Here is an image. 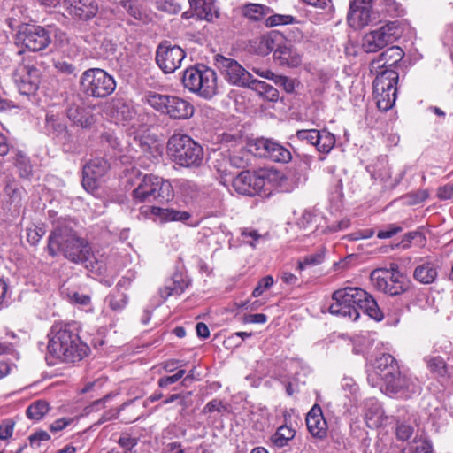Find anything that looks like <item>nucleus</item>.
<instances>
[{
  "instance_id": "3c124183",
  "label": "nucleus",
  "mask_w": 453,
  "mask_h": 453,
  "mask_svg": "<svg viewBox=\"0 0 453 453\" xmlns=\"http://www.w3.org/2000/svg\"><path fill=\"white\" fill-rule=\"evenodd\" d=\"M273 81L275 85L281 87L287 93H292L295 90V81L288 76L275 74Z\"/></svg>"
},
{
  "instance_id": "20e7f679",
  "label": "nucleus",
  "mask_w": 453,
  "mask_h": 453,
  "mask_svg": "<svg viewBox=\"0 0 453 453\" xmlns=\"http://www.w3.org/2000/svg\"><path fill=\"white\" fill-rule=\"evenodd\" d=\"M182 84L185 88L205 99H211L218 93L217 74L204 65L187 68L183 73Z\"/></svg>"
},
{
  "instance_id": "c85d7f7f",
  "label": "nucleus",
  "mask_w": 453,
  "mask_h": 453,
  "mask_svg": "<svg viewBox=\"0 0 453 453\" xmlns=\"http://www.w3.org/2000/svg\"><path fill=\"white\" fill-rule=\"evenodd\" d=\"M188 4L200 19L209 21L219 16L215 0H188Z\"/></svg>"
},
{
  "instance_id": "5701e85b",
  "label": "nucleus",
  "mask_w": 453,
  "mask_h": 453,
  "mask_svg": "<svg viewBox=\"0 0 453 453\" xmlns=\"http://www.w3.org/2000/svg\"><path fill=\"white\" fill-rule=\"evenodd\" d=\"M399 368L398 364L394 357L389 354H383L376 358L373 365V373L370 374L368 380L372 376L380 379L381 381L389 378Z\"/></svg>"
},
{
  "instance_id": "6e6d98bb",
  "label": "nucleus",
  "mask_w": 453,
  "mask_h": 453,
  "mask_svg": "<svg viewBox=\"0 0 453 453\" xmlns=\"http://www.w3.org/2000/svg\"><path fill=\"white\" fill-rule=\"evenodd\" d=\"M185 373H186L185 370L180 369L173 375L162 377L158 380V386L160 388H166L169 385H172V384L177 382L178 380H180L185 375Z\"/></svg>"
},
{
  "instance_id": "13d9d810",
  "label": "nucleus",
  "mask_w": 453,
  "mask_h": 453,
  "mask_svg": "<svg viewBox=\"0 0 453 453\" xmlns=\"http://www.w3.org/2000/svg\"><path fill=\"white\" fill-rule=\"evenodd\" d=\"M182 292V288L177 287L175 282H172L171 285L165 286L160 289V296L164 300H166L170 296L180 295Z\"/></svg>"
},
{
  "instance_id": "e2e57ef3",
  "label": "nucleus",
  "mask_w": 453,
  "mask_h": 453,
  "mask_svg": "<svg viewBox=\"0 0 453 453\" xmlns=\"http://www.w3.org/2000/svg\"><path fill=\"white\" fill-rule=\"evenodd\" d=\"M14 422L11 419L5 420L0 425V440H7L12 435Z\"/></svg>"
},
{
  "instance_id": "864d4df0",
  "label": "nucleus",
  "mask_w": 453,
  "mask_h": 453,
  "mask_svg": "<svg viewBox=\"0 0 453 453\" xmlns=\"http://www.w3.org/2000/svg\"><path fill=\"white\" fill-rule=\"evenodd\" d=\"M220 158H217L214 161V167L217 169L219 173L222 174L227 175L231 174L230 166L228 161V156H225L223 153H219L218 155Z\"/></svg>"
},
{
  "instance_id": "2eb2a0df",
  "label": "nucleus",
  "mask_w": 453,
  "mask_h": 453,
  "mask_svg": "<svg viewBox=\"0 0 453 453\" xmlns=\"http://www.w3.org/2000/svg\"><path fill=\"white\" fill-rule=\"evenodd\" d=\"M185 56V51L180 46L165 41L157 47L156 61L164 73H172L180 66Z\"/></svg>"
},
{
  "instance_id": "338daca9",
  "label": "nucleus",
  "mask_w": 453,
  "mask_h": 453,
  "mask_svg": "<svg viewBox=\"0 0 453 453\" xmlns=\"http://www.w3.org/2000/svg\"><path fill=\"white\" fill-rule=\"evenodd\" d=\"M226 411V407L225 405L222 403L221 401L218 400V399H213L211 401H210L203 408V413H206V412H214V411H218V412H222Z\"/></svg>"
},
{
  "instance_id": "f8f14e48",
  "label": "nucleus",
  "mask_w": 453,
  "mask_h": 453,
  "mask_svg": "<svg viewBox=\"0 0 453 453\" xmlns=\"http://www.w3.org/2000/svg\"><path fill=\"white\" fill-rule=\"evenodd\" d=\"M397 21H391L381 27L367 33L363 38L362 48L365 52H377L388 44L394 43L400 36Z\"/></svg>"
},
{
  "instance_id": "39448f33",
  "label": "nucleus",
  "mask_w": 453,
  "mask_h": 453,
  "mask_svg": "<svg viewBox=\"0 0 453 453\" xmlns=\"http://www.w3.org/2000/svg\"><path fill=\"white\" fill-rule=\"evenodd\" d=\"M132 198L136 203L152 202L165 203L173 198V186L161 177L152 174L145 175L132 191Z\"/></svg>"
},
{
  "instance_id": "b1692460",
  "label": "nucleus",
  "mask_w": 453,
  "mask_h": 453,
  "mask_svg": "<svg viewBox=\"0 0 453 453\" xmlns=\"http://www.w3.org/2000/svg\"><path fill=\"white\" fill-rule=\"evenodd\" d=\"M111 117L118 122L131 120L135 116V111L132 105L123 98L114 97L109 104Z\"/></svg>"
},
{
  "instance_id": "4468645a",
  "label": "nucleus",
  "mask_w": 453,
  "mask_h": 453,
  "mask_svg": "<svg viewBox=\"0 0 453 453\" xmlns=\"http://www.w3.org/2000/svg\"><path fill=\"white\" fill-rule=\"evenodd\" d=\"M250 150L260 157L269 158L278 163H288L292 155L280 142L269 138H257L250 144Z\"/></svg>"
},
{
  "instance_id": "bf43d9fd",
  "label": "nucleus",
  "mask_w": 453,
  "mask_h": 453,
  "mask_svg": "<svg viewBox=\"0 0 453 453\" xmlns=\"http://www.w3.org/2000/svg\"><path fill=\"white\" fill-rule=\"evenodd\" d=\"M402 231L403 228L401 226L395 224H390L387 226V229L379 231L377 237L380 239H388L393 237Z\"/></svg>"
},
{
  "instance_id": "a878e982",
  "label": "nucleus",
  "mask_w": 453,
  "mask_h": 453,
  "mask_svg": "<svg viewBox=\"0 0 453 453\" xmlns=\"http://www.w3.org/2000/svg\"><path fill=\"white\" fill-rule=\"evenodd\" d=\"M273 55L281 61V64L290 67H296L302 63V55L287 42L278 45Z\"/></svg>"
},
{
  "instance_id": "f3484780",
  "label": "nucleus",
  "mask_w": 453,
  "mask_h": 453,
  "mask_svg": "<svg viewBox=\"0 0 453 453\" xmlns=\"http://www.w3.org/2000/svg\"><path fill=\"white\" fill-rule=\"evenodd\" d=\"M266 181L268 180L262 175L250 171H242L233 179L232 185L237 193L254 196L262 191Z\"/></svg>"
},
{
  "instance_id": "79ce46f5",
  "label": "nucleus",
  "mask_w": 453,
  "mask_h": 453,
  "mask_svg": "<svg viewBox=\"0 0 453 453\" xmlns=\"http://www.w3.org/2000/svg\"><path fill=\"white\" fill-rule=\"evenodd\" d=\"M119 5L135 19H142V5L140 0H120Z\"/></svg>"
},
{
  "instance_id": "f257e3e1",
  "label": "nucleus",
  "mask_w": 453,
  "mask_h": 453,
  "mask_svg": "<svg viewBox=\"0 0 453 453\" xmlns=\"http://www.w3.org/2000/svg\"><path fill=\"white\" fill-rule=\"evenodd\" d=\"M73 225L67 219L58 222L48 237V253L51 257L62 254L70 262L83 265L93 271L97 263L95 254L89 242L73 229Z\"/></svg>"
},
{
  "instance_id": "c9c22d12",
  "label": "nucleus",
  "mask_w": 453,
  "mask_h": 453,
  "mask_svg": "<svg viewBox=\"0 0 453 453\" xmlns=\"http://www.w3.org/2000/svg\"><path fill=\"white\" fill-rule=\"evenodd\" d=\"M278 37L277 35L273 34L261 36L256 48L257 54L266 56L272 51L275 52V49L280 44L277 43Z\"/></svg>"
},
{
  "instance_id": "2f4dec72",
  "label": "nucleus",
  "mask_w": 453,
  "mask_h": 453,
  "mask_svg": "<svg viewBox=\"0 0 453 453\" xmlns=\"http://www.w3.org/2000/svg\"><path fill=\"white\" fill-rule=\"evenodd\" d=\"M272 12L268 6L258 4H247L242 8V13L247 19L259 21Z\"/></svg>"
},
{
  "instance_id": "a211bd4d",
  "label": "nucleus",
  "mask_w": 453,
  "mask_h": 453,
  "mask_svg": "<svg viewBox=\"0 0 453 453\" xmlns=\"http://www.w3.org/2000/svg\"><path fill=\"white\" fill-rule=\"evenodd\" d=\"M110 169V163L103 157H95L83 166L82 186L88 192H93L99 186L100 180Z\"/></svg>"
},
{
  "instance_id": "412c9836",
  "label": "nucleus",
  "mask_w": 453,
  "mask_h": 453,
  "mask_svg": "<svg viewBox=\"0 0 453 453\" xmlns=\"http://www.w3.org/2000/svg\"><path fill=\"white\" fill-rule=\"evenodd\" d=\"M70 15L83 20L95 17L98 12L97 0H64Z\"/></svg>"
},
{
  "instance_id": "423d86ee",
  "label": "nucleus",
  "mask_w": 453,
  "mask_h": 453,
  "mask_svg": "<svg viewBox=\"0 0 453 453\" xmlns=\"http://www.w3.org/2000/svg\"><path fill=\"white\" fill-rule=\"evenodd\" d=\"M145 102L154 110L167 115L172 119H188L194 115L193 104L181 97L150 92Z\"/></svg>"
},
{
  "instance_id": "473e14b6",
  "label": "nucleus",
  "mask_w": 453,
  "mask_h": 453,
  "mask_svg": "<svg viewBox=\"0 0 453 453\" xmlns=\"http://www.w3.org/2000/svg\"><path fill=\"white\" fill-rule=\"evenodd\" d=\"M151 213L164 220L185 221L190 218L189 213L187 211H179L173 209L161 208L158 206H152Z\"/></svg>"
},
{
  "instance_id": "49530a36",
  "label": "nucleus",
  "mask_w": 453,
  "mask_h": 453,
  "mask_svg": "<svg viewBox=\"0 0 453 453\" xmlns=\"http://www.w3.org/2000/svg\"><path fill=\"white\" fill-rule=\"evenodd\" d=\"M117 442L123 449L125 453H131L132 449L137 445L138 439L132 437L127 433H123L118 439Z\"/></svg>"
},
{
  "instance_id": "680f3d73",
  "label": "nucleus",
  "mask_w": 453,
  "mask_h": 453,
  "mask_svg": "<svg viewBox=\"0 0 453 453\" xmlns=\"http://www.w3.org/2000/svg\"><path fill=\"white\" fill-rule=\"evenodd\" d=\"M54 66L61 73L68 74V75H71V74L75 75V71H76L75 66L73 65H72L71 63H68L67 61L58 60L55 62Z\"/></svg>"
},
{
  "instance_id": "bb28decb",
  "label": "nucleus",
  "mask_w": 453,
  "mask_h": 453,
  "mask_svg": "<svg viewBox=\"0 0 453 453\" xmlns=\"http://www.w3.org/2000/svg\"><path fill=\"white\" fill-rule=\"evenodd\" d=\"M46 132L57 138L66 139L68 137L67 127L58 114L48 112L45 119Z\"/></svg>"
},
{
  "instance_id": "f03ea898",
  "label": "nucleus",
  "mask_w": 453,
  "mask_h": 453,
  "mask_svg": "<svg viewBox=\"0 0 453 453\" xmlns=\"http://www.w3.org/2000/svg\"><path fill=\"white\" fill-rule=\"evenodd\" d=\"M48 337V353L62 362H79L89 353V347L81 340L73 325L56 323Z\"/></svg>"
},
{
  "instance_id": "6e6552de",
  "label": "nucleus",
  "mask_w": 453,
  "mask_h": 453,
  "mask_svg": "<svg viewBox=\"0 0 453 453\" xmlns=\"http://www.w3.org/2000/svg\"><path fill=\"white\" fill-rule=\"evenodd\" d=\"M80 84L84 95L95 98L107 97L116 88L114 78L100 68H90L83 72Z\"/></svg>"
},
{
  "instance_id": "774afa93",
  "label": "nucleus",
  "mask_w": 453,
  "mask_h": 453,
  "mask_svg": "<svg viewBox=\"0 0 453 453\" xmlns=\"http://www.w3.org/2000/svg\"><path fill=\"white\" fill-rule=\"evenodd\" d=\"M163 453H185L180 442L172 441L165 443L162 449Z\"/></svg>"
},
{
  "instance_id": "de8ad7c7",
  "label": "nucleus",
  "mask_w": 453,
  "mask_h": 453,
  "mask_svg": "<svg viewBox=\"0 0 453 453\" xmlns=\"http://www.w3.org/2000/svg\"><path fill=\"white\" fill-rule=\"evenodd\" d=\"M177 186L181 194L186 196L193 197L198 191L196 184L186 179L179 180Z\"/></svg>"
},
{
  "instance_id": "ddd939ff",
  "label": "nucleus",
  "mask_w": 453,
  "mask_h": 453,
  "mask_svg": "<svg viewBox=\"0 0 453 453\" xmlns=\"http://www.w3.org/2000/svg\"><path fill=\"white\" fill-rule=\"evenodd\" d=\"M214 65L225 80L230 84L246 88L251 73L245 70L235 59L217 54L213 57Z\"/></svg>"
},
{
  "instance_id": "69168bd1",
  "label": "nucleus",
  "mask_w": 453,
  "mask_h": 453,
  "mask_svg": "<svg viewBox=\"0 0 453 453\" xmlns=\"http://www.w3.org/2000/svg\"><path fill=\"white\" fill-rule=\"evenodd\" d=\"M267 321V316L263 313L246 314L242 318L245 324H264Z\"/></svg>"
},
{
  "instance_id": "a18cd8bd",
  "label": "nucleus",
  "mask_w": 453,
  "mask_h": 453,
  "mask_svg": "<svg viewBox=\"0 0 453 453\" xmlns=\"http://www.w3.org/2000/svg\"><path fill=\"white\" fill-rule=\"evenodd\" d=\"M101 143L104 146H108L109 148H111L112 150L115 152H120L122 150L121 142L115 135V134L111 132H104V134H102Z\"/></svg>"
},
{
  "instance_id": "1a4fd4ad",
  "label": "nucleus",
  "mask_w": 453,
  "mask_h": 453,
  "mask_svg": "<svg viewBox=\"0 0 453 453\" xmlns=\"http://www.w3.org/2000/svg\"><path fill=\"white\" fill-rule=\"evenodd\" d=\"M365 296V291L359 288H345L334 291L332 298L334 301L329 307L333 315L349 318L356 321L359 318L358 305L360 297Z\"/></svg>"
},
{
  "instance_id": "f704fd0d",
  "label": "nucleus",
  "mask_w": 453,
  "mask_h": 453,
  "mask_svg": "<svg viewBox=\"0 0 453 453\" xmlns=\"http://www.w3.org/2000/svg\"><path fill=\"white\" fill-rule=\"evenodd\" d=\"M295 435L296 430L288 426H281L272 435L271 441L275 448H283L294 439Z\"/></svg>"
},
{
  "instance_id": "ea45409f",
  "label": "nucleus",
  "mask_w": 453,
  "mask_h": 453,
  "mask_svg": "<svg viewBox=\"0 0 453 453\" xmlns=\"http://www.w3.org/2000/svg\"><path fill=\"white\" fill-rule=\"evenodd\" d=\"M107 302L112 311H120L127 306L128 297L125 293L116 290L107 296Z\"/></svg>"
},
{
  "instance_id": "0eeeda50",
  "label": "nucleus",
  "mask_w": 453,
  "mask_h": 453,
  "mask_svg": "<svg viewBox=\"0 0 453 453\" xmlns=\"http://www.w3.org/2000/svg\"><path fill=\"white\" fill-rule=\"evenodd\" d=\"M371 281L373 287L387 295L398 296L410 288V281L399 270L396 264H391L389 268H377L371 273Z\"/></svg>"
},
{
  "instance_id": "9b49d317",
  "label": "nucleus",
  "mask_w": 453,
  "mask_h": 453,
  "mask_svg": "<svg viewBox=\"0 0 453 453\" xmlns=\"http://www.w3.org/2000/svg\"><path fill=\"white\" fill-rule=\"evenodd\" d=\"M51 42L50 31L42 26L22 24L16 34V43L29 51L45 50Z\"/></svg>"
},
{
  "instance_id": "4c0bfd02",
  "label": "nucleus",
  "mask_w": 453,
  "mask_h": 453,
  "mask_svg": "<svg viewBox=\"0 0 453 453\" xmlns=\"http://www.w3.org/2000/svg\"><path fill=\"white\" fill-rule=\"evenodd\" d=\"M425 360L427 368L435 376L444 378L447 375V365L442 357L439 356L427 357Z\"/></svg>"
},
{
  "instance_id": "393cba45",
  "label": "nucleus",
  "mask_w": 453,
  "mask_h": 453,
  "mask_svg": "<svg viewBox=\"0 0 453 453\" xmlns=\"http://www.w3.org/2000/svg\"><path fill=\"white\" fill-rule=\"evenodd\" d=\"M67 118L76 126L89 128L95 123L94 115L84 107L72 104L66 110Z\"/></svg>"
},
{
  "instance_id": "5fc2aeb1",
  "label": "nucleus",
  "mask_w": 453,
  "mask_h": 453,
  "mask_svg": "<svg viewBox=\"0 0 453 453\" xmlns=\"http://www.w3.org/2000/svg\"><path fill=\"white\" fill-rule=\"evenodd\" d=\"M318 130L316 129H309V130H299L296 132V137L300 141H305L307 143L315 146V140L318 136Z\"/></svg>"
},
{
  "instance_id": "4d7b16f0",
  "label": "nucleus",
  "mask_w": 453,
  "mask_h": 453,
  "mask_svg": "<svg viewBox=\"0 0 453 453\" xmlns=\"http://www.w3.org/2000/svg\"><path fill=\"white\" fill-rule=\"evenodd\" d=\"M242 236L243 241L250 246H255V242L261 239L263 236L258 234L257 230L252 228H244L242 230Z\"/></svg>"
},
{
  "instance_id": "603ef678",
  "label": "nucleus",
  "mask_w": 453,
  "mask_h": 453,
  "mask_svg": "<svg viewBox=\"0 0 453 453\" xmlns=\"http://www.w3.org/2000/svg\"><path fill=\"white\" fill-rule=\"evenodd\" d=\"M273 284V278L271 276V275H267L264 278H262L257 287L254 288L253 290V296L255 297H257L259 296H261L264 291H265L266 289L270 288Z\"/></svg>"
},
{
  "instance_id": "0e129e2a",
  "label": "nucleus",
  "mask_w": 453,
  "mask_h": 453,
  "mask_svg": "<svg viewBox=\"0 0 453 453\" xmlns=\"http://www.w3.org/2000/svg\"><path fill=\"white\" fill-rule=\"evenodd\" d=\"M413 429L411 426L401 424L396 427V437L401 441H407L411 438Z\"/></svg>"
},
{
  "instance_id": "a19ab883",
  "label": "nucleus",
  "mask_w": 453,
  "mask_h": 453,
  "mask_svg": "<svg viewBox=\"0 0 453 453\" xmlns=\"http://www.w3.org/2000/svg\"><path fill=\"white\" fill-rule=\"evenodd\" d=\"M219 139L221 145L226 147L228 152L231 148L234 150L243 148L242 138L238 134L223 133L219 135Z\"/></svg>"
},
{
  "instance_id": "c03bdc74",
  "label": "nucleus",
  "mask_w": 453,
  "mask_h": 453,
  "mask_svg": "<svg viewBox=\"0 0 453 453\" xmlns=\"http://www.w3.org/2000/svg\"><path fill=\"white\" fill-rule=\"evenodd\" d=\"M19 170V176L24 179H29L32 175V165L29 159L22 154H18L15 163Z\"/></svg>"
},
{
  "instance_id": "4be33fe9",
  "label": "nucleus",
  "mask_w": 453,
  "mask_h": 453,
  "mask_svg": "<svg viewBox=\"0 0 453 453\" xmlns=\"http://www.w3.org/2000/svg\"><path fill=\"white\" fill-rule=\"evenodd\" d=\"M306 425L309 432L317 438L322 439L326 435L327 425L321 408L314 405L306 416Z\"/></svg>"
},
{
  "instance_id": "dca6fc26",
  "label": "nucleus",
  "mask_w": 453,
  "mask_h": 453,
  "mask_svg": "<svg viewBox=\"0 0 453 453\" xmlns=\"http://www.w3.org/2000/svg\"><path fill=\"white\" fill-rule=\"evenodd\" d=\"M15 83L22 95H34L39 88L41 73L31 65H19L13 74Z\"/></svg>"
},
{
  "instance_id": "09e8293b",
  "label": "nucleus",
  "mask_w": 453,
  "mask_h": 453,
  "mask_svg": "<svg viewBox=\"0 0 453 453\" xmlns=\"http://www.w3.org/2000/svg\"><path fill=\"white\" fill-rule=\"evenodd\" d=\"M293 21L294 18L290 15L274 14L269 16L265 19V26L268 27H273L279 25L291 24Z\"/></svg>"
},
{
  "instance_id": "7c9ffc66",
  "label": "nucleus",
  "mask_w": 453,
  "mask_h": 453,
  "mask_svg": "<svg viewBox=\"0 0 453 453\" xmlns=\"http://www.w3.org/2000/svg\"><path fill=\"white\" fill-rule=\"evenodd\" d=\"M413 276L422 284H430L435 280L437 270L434 264L425 263L416 267Z\"/></svg>"
},
{
  "instance_id": "58836bf2",
  "label": "nucleus",
  "mask_w": 453,
  "mask_h": 453,
  "mask_svg": "<svg viewBox=\"0 0 453 453\" xmlns=\"http://www.w3.org/2000/svg\"><path fill=\"white\" fill-rule=\"evenodd\" d=\"M48 403L43 400H38L27 407L26 413L30 419L40 420L48 412Z\"/></svg>"
},
{
  "instance_id": "e433bc0d",
  "label": "nucleus",
  "mask_w": 453,
  "mask_h": 453,
  "mask_svg": "<svg viewBox=\"0 0 453 453\" xmlns=\"http://www.w3.org/2000/svg\"><path fill=\"white\" fill-rule=\"evenodd\" d=\"M335 138L327 131H319L315 140V147L319 152L328 153L334 146Z\"/></svg>"
},
{
  "instance_id": "7ed1b4c3",
  "label": "nucleus",
  "mask_w": 453,
  "mask_h": 453,
  "mask_svg": "<svg viewBox=\"0 0 453 453\" xmlns=\"http://www.w3.org/2000/svg\"><path fill=\"white\" fill-rule=\"evenodd\" d=\"M167 150L173 161L182 167H199L203 164V147L187 134H173L168 140Z\"/></svg>"
},
{
  "instance_id": "c756f323",
  "label": "nucleus",
  "mask_w": 453,
  "mask_h": 453,
  "mask_svg": "<svg viewBox=\"0 0 453 453\" xmlns=\"http://www.w3.org/2000/svg\"><path fill=\"white\" fill-rule=\"evenodd\" d=\"M358 309L365 312L369 317L376 321H381L383 319V313L379 308L375 299L365 292V297H360Z\"/></svg>"
},
{
  "instance_id": "aec40b11",
  "label": "nucleus",
  "mask_w": 453,
  "mask_h": 453,
  "mask_svg": "<svg viewBox=\"0 0 453 453\" xmlns=\"http://www.w3.org/2000/svg\"><path fill=\"white\" fill-rule=\"evenodd\" d=\"M417 385L404 374H402L399 368L389 378L382 381L381 389L388 395H401L409 397L416 391Z\"/></svg>"
},
{
  "instance_id": "052dcab7",
  "label": "nucleus",
  "mask_w": 453,
  "mask_h": 453,
  "mask_svg": "<svg viewBox=\"0 0 453 453\" xmlns=\"http://www.w3.org/2000/svg\"><path fill=\"white\" fill-rule=\"evenodd\" d=\"M44 234L42 228H28L27 230V242L32 245H36Z\"/></svg>"
},
{
  "instance_id": "cd10ccee",
  "label": "nucleus",
  "mask_w": 453,
  "mask_h": 453,
  "mask_svg": "<svg viewBox=\"0 0 453 453\" xmlns=\"http://www.w3.org/2000/svg\"><path fill=\"white\" fill-rule=\"evenodd\" d=\"M404 56L403 50L398 46H391L384 50L379 58L372 62V65H377V67H385L388 69V67H392L395 65L398 62H400Z\"/></svg>"
},
{
  "instance_id": "8fccbe9b",
  "label": "nucleus",
  "mask_w": 453,
  "mask_h": 453,
  "mask_svg": "<svg viewBox=\"0 0 453 453\" xmlns=\"http://www.w3.org/2000/svg\"><path fill=\"white\" fill-rule=\"evenodd\" d=\"M402 453H432V445L426 441H419L403 449Z\"/></svg>"
},
{
  "instance_id": "9d476101",
  "label": "nucleus",
  "mask_w": 453,
  "mask_h": 453,
  "mask_svg": "<svg viewBox=\"0 0 453 453\" xmlns=\"http://www.w3.org/2000/svg\"><path fill=\"white\" fill-rule=\"evenodd\" d=\"M397 72L387 69L379 73L373 81V96L377 107L382 111L390 110L396 100Z\"/></svg>"
},
{
  "instance_id": "37998d69",
  "label": "nucleus",
  "mask_w": 453,
  "mask_h": 453,
  "mask_svg": "<svg viewBox=\"0 0 453 453\" xmlns=\"http://www.w3.org/2000/svg\"><path fill=\"white\" fill-rule=\"evenodd\" d=\"M248 156L247 151L243 150L242 148L234 150V153L228 155L229 166L232 168H244L247 165L248 159L245 157Z\"/></svg>"
},
{
  "instance_id": "6ab92c4d",
  "label": "nucleus",
  "mask_w": 453,
  "mask_h": 453,
  "mask_svg": "<svg viewBox=\"0 0 453 453\" xmlns=\"http://www.w3.org/2000/svg\"><path fill=\"white\" fill-rule=\"evenodd\" d=\"M374 0H350L348 22L355 29L362 28L375 19L372 10Z\"/></svg>"
},
{
  "instance_id": "72a5a7b5",
  "label": "nucleus",
  "mask_w": 453,
  "mask_h": 453,
  "mask_svg": "<svg viewBox=\"0 0 453 453\" xmlns=\"http://www.w3.org/2000/svg\"><path fill=\"white\" fill-rule=\"evenodd\" d=\"M250 89L257 91L259 94L265 96L271 101H276L279 98V92L273 86L265 81H258L251 75L249 85L246 86Z\"/></svg>"
}]
</instances>
